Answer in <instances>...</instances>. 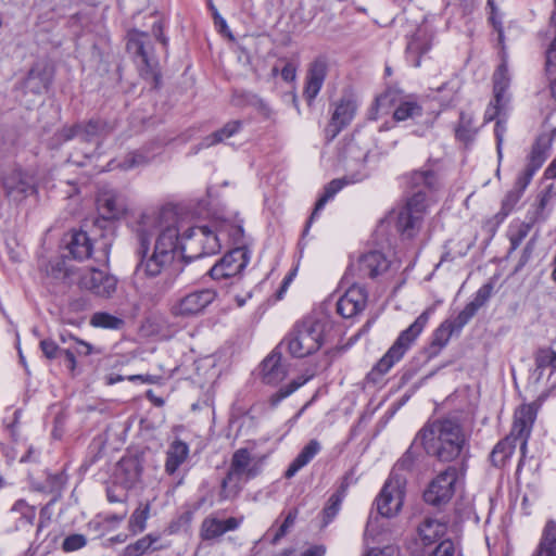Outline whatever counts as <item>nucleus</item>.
<instances>
[{"label": "nucleus", "instance_id": "f704fd0d", "mask_svg": "<svg viewBox=\"0 0 556 556\" xmlns=\"http://www.w3.org/2000/svg\"><path fill=\"white\" fill-rule=\"evenodd\" d=\"M241 128V122L240 121H233L227 123L224 127L220 129L212 132L211 135L203 138L201 143L198 147H194V153H197L200 149L203 148H210L212 146H215L217 143H220L225 141L226 139L232 137L235 134H237Z\"/></svg>", "mask_w": 556, "mask_h": 556}, {"label": "nucleus", "instance_id": "c756f323", "mask_svg": "<svg viewBox=\"0 0 556 556\" xmlns=\"http://www.w3.org/2000/svg\"><path fill=\"white\" fill-rule=\"evenodd\" d=\"M456 332L453 329L450 320H444L432 333L431 342L425 348L424 352L427 355V359H431L440 354L443 348H445L453 336Z\"/></svg>", "mask_w": 556, "mask_h": 556}, {"label": "nucleus", "instance_id": "f8f14e48", "mask_svg": "<svg viewBox=\"0 0 556 556\" xmlns=\"http://www.w3.org/2000/svg\"><path fill=\"white\" fill-rule=\"evenodd\" d=\"M1 186L5 197L14 202H21L29 194L36 192L34 178L20 168L4 173Z\"/></svg>", "mask_w": 556, "mask_h": 556}, {"label": "nucleus", "instance_id": "e2e57ef3", "mask_svg": "<svg viewBox=\"0 0 556 556\" xmlns=\"http://www.w3.org/2000/svg\"><path fill=\"white\" fill-rule=\"evenodd\" d=\"M59 142H66L74 138L80 139V125L64 126L56 132Z\"/></svg>", "mask_w": 556, "mask_h": 556}, {"label": "nucleus", "instance_id": "338daca9", "mask_svg": "<svg viewBox=\"0 0 556 556\" xmlns=\"http://www.w3.org/2000/svg\"><path fill=\"white\" fill-rule=\"evenodd\" d=\"M66 478L63 472L49 475L47 479V483L52 492H59L65 485Z\"/></svg>", "mask_w": 556, "mask_h": 556}, {"label": "nucleus", "instance_id": "b1692460", "mask_svg": "<svg viewBox=\"0 0 556 556\" xmlns=\"http://www.w3.org/2000/svg\"><path fill=\"white\" fill-rule=\"evenodd\" d=\"M242 521L243 517H229L226 520L205 518L201 526V536L205 541L220 538L228 531L237 530Z\"/></svg>", "mask_w": 556, "mask_h": 556}, {"label": "nucleus", "instance_id": "774afa93", "mask_svg": "<svg viewBox=\"0 0 556 556\" xmlns=\"http://www.w3.org/2000/svg\"><path fill=\"white\" fill-rule=\"evenodd\" d=\"M72 340L75 341V348H72L75 352V355L88 356L92 353V345L88 342H85L76 337L70 336Z\"/></svg>", "mask_w": 556, "mask_h": 556}, {"label": "nucleus", "instance_id": "5701e85b", "mask_svg": "<svg viewBox=\"0 0 556 556\" xmlns=\"http://www.w3.org/2000/svg\"><path fill=\"white\" fill-rule=\"evenodd\" d=\"M447 521H441L432 517H426L417 527V534L422 546H431L445 540Z\"/></svg>", "mask_w": 556, "mask_h": 556}, {"label": "nucleus", "instance_id": "c9c22d12", "mask_svg": "<svg viewBox=\"0 0 556 556\" xmlns=\"http://www.w3.org/2000/svg\"><path fill=\"white\" fill-rule=\"evenodd\" d=\"M349 181L345 178L333 179L329 184H327L324 188V193L315 203V207L309 219L306 223V227L304 229V233L308 231L313 219L317 216L318 212L324 208L326 203L332 199Z\"/></svg>", "mask_w": 556, "mask_h": 556}, {"label": "nucleus", "instance_id": "412c9836", "mask_svg": "<svg viewBox=\"0 0 556 556\" xmlns=\"http://www.w3.org/2000/svg\"><path fill=\"white\" fill-rule=\"evenodd\" d=\"M327 75V64L323 59L314 60L307 70L304 87V98L306 101H313L319 93Z\"/></svg>", "mask_w": 556, "mask_h": 556}, {"label": "nucleus", "instance_id": "3c124183", "mask_svg": "<svg viewBox=\"0 0 556 556\" xmlns=\"http://www.w3.org/2000/svg\"><path fill=\"white\" fill-rule=\"evenodd\" d=\"M535 365L538 369L551 367L556 370V352L551 349H540L535 353Z\"/></svg>", "mask_w": 556, "mask_h": 556}, {"label": "nucleus", "instance_id": "39448f33", "mask_svg": "<svg viewBox=\"0 0 556 556\" xmlns=\"http://www.w3.org/2000/svg\"><path fill=\"white\" fill-rule=\"evenodd\" d=\"M262 471L260 462H254L251 452L247 447L238 448L231 457L230 466L220 483L219 496L227 500L236 496L241 491L242 480L256 478Z\"/></svg>", "mask_w": 556, "mask_h": 556}, {"label": "nucleus", "instance_id": "a18cd8bd", "mask_svg": "<svg viewBox=\"0 0 556 556\" xmlns=\"http://www.w3.org/2000/svg\"><path fill=\"white\" fill-rule=\"evenodd\" d=\"M149 513H150V504L149 503H146V504L140 503L139 506L131 514L129 521H128V528L134 534L142 532L146 529L147 520L149 518Z\"/></svg>", "mask_w": 556, "mask_h": 556}, {"label": "nucleus", "instance_id": "a878e982", "mask_svg": "<svg viewBox=\"0 0 556 556\" xmlns=\"http://www.w3.org/2000/svg\"><path fill=\"white\" fill-rule=\"evenodd\" d=\"M362 277L376 278L389 268V261L380 251H370L363 254L357 262Z\"/></svg>", "mask_w": 556, "mask_h": 556}, {"label": "nucleus", "instance_id": "1a4fd4ad", "mask_svg": "<svg viewBox=\"0 0 556 556\" xmlns=\"http://www.w3.org/2000/svg\"><path fill=\"white\" fill-rule=\"evenodd\" d=\"M553 137L549 134L539 135L532 147L529 155L527 156V164L522 173L517 177L515 190L523 191L531 182L534 174L543 166L548 157V152L552 146Z\"/></svg>", "mask_w": 556, "mask_h": 556}, {"label": "nucleus", "instance_id": "7ed1b4c3", "mask_svg": "<svg viewBox=\"0 0 556 556\" xmlns=\"http://www.w3.org/2000/svg\"><path fill=\"white\" fill-rule=\"evenodd\" d=\"M328 323L324 318L308 315L296 321L280 342L292 357L303 358L316 353L324 344Z\"/></svg>", "mask_w": 556, "mask_h": 556}, {"label": "nucleus", "instance_id": "2eb2a0df", "mask_svg": "<svg viewBox=\"0 0 556 556\" xmlns=\"http://www.w3.org/2000/svg\"><path fill=\"white\" fill-rule=\"evenodd\" d=\"M54 75L53 64L41 59L34 63L24 81L26 93L41 94L46 92Z\"/></svg>", "mask_w": 556, "mask_h": 556}, {"label": "nucleus", "instance_id": "603ef678", "mask_svg": "<svg viewBox=\"0 0 556 556\" xmlns=\"http://www.w3.org/2000/svg\"><path fill=\"white\" fill-rule=\"evenodd\" d=\"M150 160L151 156L144 154L142 151H134L124 157L119 164V167L123 169H131L148 164Z\"/></svg>", "mask_w": 556, "mask_h": 556}, {"label": "nucleus", "instance_id": "864d4df0", "mask_svg": "<svg viewBox=\"0 0 556 556\" xmlns=\"http://www.w3.org/2000/svg\"><path fill=\"white\" fill-rule=\"evenodd\" d=\"M507 121L508 115L507 113L503 116H498L497 121L495 122L494 127V136L496 139V152L498 160L501 161L503 157V143H504V137L507 130Z\"/></svg>", "mask_w": 556, "mask_h": 556}, {"label": "nucleus", "instance_id": "58836bf2", "mask_svg": "<svg viewBox=\"0 0 556 556\" xmlns=\"http://www.w3.org/2000/svg\"><path fill=\"white\" fill-rule=\"evenodd\" d=\"M111 126L100 119H90L86 125H80V140L86 142H93L98 146V139L102 135L108 134Z\"/></svg>", "mask_w": 556, "mask_h": 556}, {"label": "nucleus", "instance_id": "cd10ccee", "mask_svg": "<svg viewBox=\"0 0 556 556\" xmlns=\"http://www.w3.org/2000/svg\"><path fill=\"white\" fill-rule=\"evenodd\" d=\"M354 115L355 106H336L324 130L327 142L332 141L351 123Z\"/></svg>", "mask_w": 556, "mask_h": 556}, {"label": "nucleus", "instance_id": "4c0bfd02", "mask_svg": "<svg viewBox=\"0 0 556 556\" xmlns=\"http://www.w3.org/2000/svg\"><path fill=\"white\" fill-rule=\"evenodd\" d=\"M533 556H556V522L549 520L542 533L541 541Z\"/></svg>", "mask_w": 556, "mask_h": 556}, {"label": "nucleus", "instance_id": "052dcab7", "mask_svg": "<svg viewBox=\"0 0 556 556\" xmlns=\"http://www.w3.org/2000/svg\"><path fill=\"white\" fill-rule=\"evenodd\" d=\"M40 350L48 359L61 357L62 349L52 340L43 339L40 341Z\"/></svg>", "mask_w": 556, "mask_h": 556}, {"label": "nucleus", "instance_id": "4d7b16f0", "mask_svg": "<svg viewBox=\"0 0 556 556\" xmlns=\"http://www.w3.org/2000/svg\"><path fill=\"white\" fill-rule=\"evenodd\" d=\"M455 543L451 539L440 541L427 556H454Z\"/></svg>", "mask_w": 556, "mask_h": 556}, {"label": "nucleus", "instance_id": "393cba45", "mask_svg": "<svg viewBox=\"0 0 556 556\" xmlns=\"http://www.w3.org/2000/svg\"><path fill=\"white\" fill-rule=\"evenodd\" d=\"M288 375L287 368L281 364V353L276 348L262 362V380L266 384L276 386Z\"/></svg>", "mask_w": 556, "mask_h": 556}, {"label": "nucleus", "instance_id": "6ab92c4d", "mask_svg": "<svg viewBox=\"0 0 556 556\" xmlns=\"http://www.w3.org/2000/svg\"><path fill=\"white\" fill-rule=\"evenodd\" d=\"M367 292L364 287L353 285L337 301V313L343 318H352L366 307Z\"/></svg>", "mask_w": 556, "mask_h": 556}, {"label": "nucleus", "instance_id": "ddd939ff", "mask_svg": "<svg viewBox=\"0 0 556 556\" xmlns=\"http://www.w3.org/2000/svg\"><path fill=\"white\" fill-rule=\"evenodd\" d=\"M434 29L428 24L419 25L408 38L406 45V59L415 67H419L421 59L431 50L434 42Z\"/></svg>", "mask_w": 556, "mask_h": 556}, {"label": "nucleus", "instance_id": "4be33fe9", "mask_svg": "<svg viewBox=\"0 0 556 556\" xmlns=\"http://www.w3.org/2000/svg\"><path fill=\"white\" fill-rule=\"evenodd\" d=\"M417 444H420V441H416L415 438L410 446L403 454V456L394 464L390 472L389 480L396 482L397 485L406 484V477L404 476V472L413 471L417 464V460L420 456V452L418 451Z\"/></svg>", "mask_w": 556, "mask_h": 556}, {"label": "nucleus", "instance_id": "69168bd1", "mask_svg": "<svg viewBox=\"0 0 556 556\" xmlns=\"http://www.w3.org/2000/svg\"><path fill=\"white\" fill-rule=\"evenodd\" d=\"M493 291L492 283H485L476 292L472 302L482 307L491 298Z\"/></svg>", "mask_w": 556, "mask_h": 556}, {"label": "nucleus", "instance_id": "680f3d73", "mask_svg": "<svg viewBox=\"0 0 556 556\" xmlns=\"http://www.w3.org/2000/svg\"><path fill=\"white\" fill-rule=\"evenodd\" d=\"M298 509H292L288 513L282 525L279 527L278 531L273 538L271 542L274 544L277 543L281 538H283L287 534L288 530L294 525Z\"/></svg>", "mask_w": 556, "mask_h": 556}, {"label": "nucleus", "instance_id": "6e6d98bb", "mask_svg": "<svg viewBox=\"0 0 556 556\" xmlns=\"http://www.w3.org/2000/svg\"><path fill=\"white\" fill-rule=\"evenodd\" d=\"M355 475V468H351L349 471H346L341 479L340 485L333 494L343 500L348 493L349 488L357 482V477Z\"/></svg>", "mask_w": 556, "mask_h": 556}, {"label": "nucleus", "instance_id": "37998d69", "mask_svg": "<svg viewBox=\"0 0 556 556\" xmlns=\"http://www.w3.org/2000/svg\"><path fill=\"white\" fill-rule=\"evenodd\" d=\"M376 104H416L413 96L405 94L397 87H388L383 93L376 98Z\"/></svg>", "mask_w": 556, "mask_h": 556}, {"label": "nucleus", "instance_id": "423d86ee", "mask_svg": "<svg viewBox=\"0 0 556 556\" xmlns=\"http://www.w3.org/2000/svg\"><path fill=\"white\" fill-rule=\"evenodd\" d=\"M127 50L134 55L140 75L144 79L151 80L154 87H157L161 74L151 37L143 31H130L128 34Z\"/></svg>", "mask_w": 556, "mask_h": 556}, {"label": "nucleus", "instance_id": "de8ad7c7", "mask_svg": "<svg viewBox=\"0 0 556 556\" xmlns=\"http://www.w3.org/2000/svg\"><path fill=\"white\" fill-rule=\"evenodd\" d=\"M410 192L412 195L407 199L406 205L403 208L410 213L420 214L424 217L427 208V192L422 189Z\"/></svg>", "mask_w": 556, "mask_h": 556}, {"label": "nucleus", "instance_id": "6e6552de", "mask_svg": "<svg viewBox=\"0 0 556 556\" xmlns=\"http://www.w3.org/2000/svg\"><path fill=\"white\" fill-rule=\"evenodd\" d=\"M457 479L458 469L455 466H448L429 482L422 494L424 501L433 507L447 504L455 493Z\"/></svg>", "mask_w": 556, "mask_h": 556}, {"label": "nucleus", "instance_id": "49530a36", "mask_svg": "<svg viewBox=\"0 0 556 556\" xmlns=\"http://www.w3.org/2000/svg\"><path fill=\"white\" fill-rule=\"evenodd\" d=\"M159 541L157 535L147 534L135 543L127 545L124 549V556H141L147 553Z\"/></svg>", "mask_w": 556, "mask_h": 556}, {"label": "nucleus", "instance_id": "4468645a", "mask_svg": "<svg viewBox=\"0 0 556 556\" xmlns=\"http://www.w3.org/2000/svg\"><path fill=\"white\" fill-rule=\"evenodd\" d=\"M181 239L190 240V250H193L195 244H201V250L190 255V260L215 254L219 252L222 247L218 233L212 230L208 226L191 227L184 232Z\"/></svg>", "mask_w": 556, "mask_h": 556}, {"label": "nucleus", "instance_id": "c85d7f7f", "mask_svg": "<svg viewBox=\"0 0 556 556\" xmlns=\"http://www.w3.org/2000/svg\"><path fill=\"white\" fill-rule=\"evenodd\" d=\"M510 86V76L508 74L507 62L503 60L493 74V91L495 104H506L510 101L508 92Z\"/></svg>", "mask_w": 556, "mask_h": 556}, {"label": "nucleus", "instance_id": "f3484780", "mask_svg": "<svg viewBox=\"0 0 556 556\" xmlns=\"http://www.w3.org/2000/svg\"><path fill=\"white\" fill-rule=\"evenodd\" d=\"M117 279L100 269L90 268L80 278L81 288L102 298H110L116 290Z\"/></svg>", "mask_w": 556, "mask_h": 556}, {"label": "nucleus", "instance_id": "aec40b11", "mask_svg": "<svg viewBox=\"0 0 556 556\" xmlns=\"http://www.w3.org/2000/svg\"><path fill=\"white\" fill-rule=\"evenodd\" d=\"M536 409L532 404L521 405L515 413L511 435H516L521 441L520 450L522 454L527 448V440L530 435L532 425L535 420Z\"/></svg>", "mask_w": 556, "mask_h": 556}, {"label": "nucleus", "instance_id": "2f4dec72", "mask_svg": "<svg viewBox=\"0 0 556 556\" xmlns=\"http://www.w3.org/2000/svg\"><path fill=\"white\" fill-rule=\"evenodd\" d=\"M189 456V446L186 442L176 439L166 451L165 471L173 476Z\"/></svg>", "mask_w": 556, "mask_h": 556}, {"label": "nucleus", "instance_id": "473e14b6", "mask_svg": "<svg viewBox=\"0 0 556 556\" xmlns=\"http://www.w3.org/2000/svg\"><path fill=\"white\" fill-rule=\"evenodd\" d=\"M321 450L320 443L312 439L298 454L285 472V478L291 479L305 467Z\"/></svg>", "mask_w": 556, "mask_h": 556}, {"label": "nucleus", "instance_id": "a19ab883", "mask_svg": "<svg viewBox=\"0 0 556 556\" xmlns=\"http://www.w3.org/2000/svg\"><path fill=\"white\" fill-rule=\"evenodd\" d=\"M312 376L308 377H298L290 381L288 384L281 386L276 392L269 395L268 404L270 408H276L281 401L290 396L294 393L299 388L304 386Z\"/></svg>", "mask_w": 556, "mask_h": 556}, {"label": "nucleus", "instance_id": "7c9ffc66", "mask_svg": "<svg viewBox=\"0 0 556 556\" xmlns=\"http://www.w3.org/2000/svg\"><path fill=\"white\" fill-rule=\"evenodd\" d=\"M67 250L73 258L84 261L91 256L92 243L86 231L74 230L70 233Z\"/></svg>", "mask_w": 556, "mask_h": 556}, {"label": "nucleus", "instance_id": "a211bd4d", "mask_svg": "<svg viewBox=\"0 0 556 556\" xmlns=\"http://www.w3.org/2000/svg\"><path fill=\"white\" fill-rule=\"evenodd\" d=\"M143 466L137 456H124L116 465L115 483L125 490L137 485L141 479Z\"/></svg>", "mask_w": 556, "mask_h": 556}, {"label": "nucleus", "instance_id": "09e8293b", "mask_svg": "<svg viewBox=\"0 0 556 556\" xmlns=\"http://www.w3.org/2000/svg\"><path fill=\"white\" fill-rule=\"evenodd\" d=\"M342 498H340L339 496H336L334 494H332L326 506L324 507L323 511H321V517H323V523H321V527H327L333 519L334 517L338 515L340 508H341V504H342Z\"/></svg>", "mask_w": 556, "mask_h": 556}, {"label": "nucleus", "instance_id": "79ce46f5", "mask_svg": "<svg viewBox=\"0 0 556 556\" xmlns=\"http://www.w3.org/2000/svg\"><path fill=\"white\" fill-rule=\"evenodd\" d=\"M459 88L460 84L457 79L450 80L439 87L429 100L438 101L441 104H451L452 102L459 101Z\"/></svg>", "mask_w": 556, "mask_h": 556}, {"label": "nucleus", "instance_id": "9d476101", "mask_svg": "<svg viewBox=\"0 0 556 556\" xmlns=\"http://www.w3.org/2000/svg\"><path fill=\"white\" fill-rule=\"evenodd\" d=\"M249 260L250 252L247 247H237L215 263L208 270V275L214 280L237 277L245 268Z\"/></svg>", "mask_w": 556, "mask_h": 556}, {"label": "nucleus", "instance_id": "13d9d810", "mask_svg": "<svg viewBox=\"0 0 556 556\" xmlns=\"http://www.w3.org/2000/svg\"><path fill=\"white\" fill-rule=\"evenodd\" d=\"M421 108L422 106H396L395 111L393 112L392 118L394 122H402L407 118H415L421 115Z\"/></svg>", "mask_w": 556, "mask_h": 556}, {"label": "nucleus", "instance_id": "8fccbe9b", "mask_svg": "<svg viewBox=\"0 0 556 556\" xmlns=\"http://www.w3.org/2000/svg\"><path fill=\"white\" fill-rule=\"evenodd\" d=\"M532 228L531 223H521L516 230H510L509 232V242L510 248L508 253L511 254L516 251L521 242L526 239Z\"/></svg>", "mask_w": 556, "mask_h": 556}, {"label": "nucleus", "instance_id": "ea45409f", "mask_svg": "<svg viewBox=\"0 0 556 556\" xmlns=\"http://www.w3.org/2000/svg\"><path fill=\"white\" fill-rule=\"evenodd\" d=\"M477 134L478 128L473 125L472 116L465 112H460L459 122L455 128L456 139L464 142L465 144H470L473 142Z\"/></svg>", "mask_w": 556, "mask_h": 556}, {"label": "nucleus", "instance_id": "5fc2aeb1", "mask_svg": "<svg viewBox=\"0 0 556 556\" xmlns=\"http://www.w3.org/2000/svg\"><path fill=\"white\" fill-rule=\"evenodd\" d=\"M87 538L80 533H73L67 535L62 542V549L66 553H72L85 547Z\"/></svg>", "mask_w": 556, "mask_h": 556}, {"label": "nucleus", "instance_id": "c03bdc74", "mask_svg": "<svg viewBox=\"0 0 556 556\" xmlns=\"http://www.w3.org/2000/svg\"><path fill=\"white\" fill-rule=\"evenodd\" d=\"M90 325L96 328L119 330L124 327V319L106 312H97L90 318Z\"/></svg>", "mask_w": 556, "mask_h": 556}, {"label": "nucleus", "instance_id": "0e129e2a", "mask_svg": "<svg viewBox=\"0 0 556 556\" xmlns=\"http://www.w3.org/2000/svg\"><path fill=\"white\" fill-rule=\"evenodd\" d=\"M522 193L520 191H517L515 189L508 191L504 199L502 200L501 208L504 211L511 213L515 208L516 204L520 201Z\"/></svg>", "mask_w": 556, "mask_h": 556}, {"label": "nucleus", "instance_id": "bb28decb", "mask_svg": "<svg viewBox=\"0 0 556 556\" xmlns=\"http://www.w3.org/2000/svg\"><path fill=\"white\" fill-rule=\"evenodd\" d=\"M406 179L409 191L418 189H422L426 192L435 191L441 186L438 173L429 167L413 170L407 175Z\"/></svg>", "mask_w": 556, "mask_h": 556}, {"label": "nucleus", "instance_id": "9b49d317", "mask_svg": "<svg viewBox=\"0 0 556 556\" xmlns=\"http://www.w3.org/2000/svg\"><path fill=\"white\" fill-rule=\"evenodd\" d=\"M97 205L101 218L94 222V227L100 229L106 228V224L119 219L128 210L126 197L124 198L116 190L101 191L97 198Z\"/></svg>", "mask_w": 556, "mask_h": 556}, {"label": "nucleus", "instance_id": "e433bc0d", "mask_svg": "<svg viewBox=\"0 0 556 556\" xmlns=\"http://www.w3.org/2000/svg\"><path fill=\"white\" fill-rule=\"evenodd\" d=\"M519 440L516 435H507L505 439L501 440L492 450L490 454L491 463L495 467H502L505 465L506 460L513 455L515 451V441Z\"/></svg>", "mask_w": 556, "mask_h": 556}, {"label": "nucleus", "instance_id": "bf43d9fd", "mask_svg": "<svg viewBox=\"0 0 556 556\" xmlns=\"http://www.w3.org/2000/svg\"><path fill=\"white\" fill-rule=\"evenodd\" d=\"M106 497L110 503L122 504V507L126 505L128 498V490L121 488L118 484H114L106 489Z\"/></svg>", "mask_w": 556, "mask_h": 556}, {"label": "nucleus", "instance_id": "72a5a7b5", "mask_svg": "<svg viewBox=\"0 0 556 556\" xmlns=\"http://www.w3.org/2000/svg\"><path fill=\"white\" fill-rule=\"evenodd\" d=\"M424 217L402 208L396 220V228L407 239L414 238L420 230Z\"/></svg>", "mask_w": 556, "mask_h": 556}, {"label": "nucleus", "instance_id": "f257e3e1", "mask_svg": "<svg viewBox=\"0 0 556 556\" xmlns=\"http://www.w3.org/2000/svg\"><path fill=\"white\" fill-rule=\"evenodd\" d=\"M165 212H151L141 215L137 233L139 238V263L136 266V275L139 278H160L155 287V295L167 292L176 280L177 274L170 269L177 254L184 253L186 247L180 242L179 230L167 226L159 235L154 249L149 254V227H156Z\"/></svg>", "mask_w": 556, "mask_h": 556}, {"label": "nucleus", "instance_id": "20e7f679", "mask_svg": "<svg viewBox=\"0 0 556 556\" xmlns=\"http://www.w3.org/2000/svg\"><path fill=\"white\" fill-rule=\"evenodd\" d=\"M432 309L427 308L415 319V321L409 327L400 332L399 337L387 351V353L367 374L368 381H371L374 383L377 382L397 362H400L403 358L405 353L410 349V346L424 331L425 327L429 321Z\"/></svg>", "mask_w": 556, "mask_h": 556}, {"label": "nucleus", "instance_id": "0eeeda50", "mask_svg": "<svg viewBox=\"0 0 556 556\" xmlns=\"http://www.w3.org/2000/svg\"><path fill=\"white\" fill-rule=\"evenodd\" d=\"M216 291L210 288L199 289L177 298L170 305L169 313L179 319H190L202 314L216 299Z\"/></svg>", "mask_w": 556, "mask_h": 556}, {"label": "nucleus", "instance_id": "f03ea898", "mask_svg": "<svg viewBox=\"0 0 556 556\" xmlns=\"http://www.w3.org/2000/svg\"><path fill=\"white\" fill-rule=\"evenodd\" d=\"M416 441L426 454L442 463L459 458L469 448V440L457 417H442L427 421L417 432Z\"/></svg>", "mask_w": 556, "mask_h": 556}, {"label": "nucleus", "instance_id": "dca6fc26", "mask_svg": "<svg viewBox=\"0 0 556 556\" xmlns=\"http://www.w3.org/2000/svg\"><path fill=\"white\" fill-rule=\"evenodd\" d=\"M405 485H397L392 480H387L376 498L377 510L382 517L395 516L403 505Z\"/></svg>", "mask_w": 556, "mask_h": 556}]
</instances>
